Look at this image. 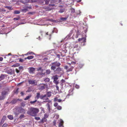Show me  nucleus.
Listing matches in <instances>:
<instances>
[{
    "label": "nucleus",
    "instance_id": "1",
    "mask_svg": "<svg viewBox=\"0 0 127 127\" xmlns=\"http://www.w3.org/2000/svg\"><path fill=\"white\" fill-rule=\"evenodd\" d=\"M39 112V109L36 108L31 107L27 112L28 114L32 116H35Z\"/></svg>",
    "mask_w": 127,
    "mask_h": 127
},
{
    "label": "nucleus",
    "instance_id": "2",
    "mask_svg": "<svg viewBox=\"0 0 127 127\" xmlns=\"http://www.w3.org/2000/svg\"><path fill=\"white\" fill-rule=\"evenodd\" d=\"M9 91V90L8 89L3 91L1 92V96H0V100L4 99L6 95L8 94Z\"/></svg>",
    "mask_w": 127,
    "mask_h": 127
},
{
    "label": "nucleus",
    "instance_id": "3",
    "mask_svg": "<svg viewBox=\"0 0 127 127\" xmlns=\"http://www.w3.org/2000/svg\"><path fill=\"white\" fill-rule=\"evenodd\" d=\"M61 65V64L59 62H55L52 64L51 69L54 70L56 69V67H58Z\"/></svg>",
    "mask_w": 127,
    "mask_h": 127
},
{
    "label": "nucleus",
    "instance_id": "4",
    "mask_svg": "<svg viewBox=\"0 0 127 127\" xmlns=\"http://www.w3.org/2000/svg\"><path fill=\"white\" fill-rule=\"evenodd\" d=\"M45 96V95H40V93H37L36 96L35 97V99H38L39 98H40L41 99H44V97Z\"/></svg>",
    "mask_w": 127,
    "mask_h": 127
},
{
    "label": "nucleus",
    "instance_id": "5",
    "mask_svg": "<svg viewBox=\"0 0 127 127\" xmlns=\"http://www.w3.org/2000/svg\"><path fill=\"white\" fill-rule=\"evenodd\" d=\"M28 82L30 84L34 86L37 85V82L36 80L32 79H30L28 80Z\"/></svg>",
    "mask_w": 127,
    "mask_h": 127
},
{
    "label": "nucleus",
    "instance_id": "6",
    "mask_svg": "<svg viewBox=\"0 0 127 127\" xmlns=\"http://www.w3.org/2000/svg\"><path fill=\"white\" fill-rule=\"evenodd\" d=\"M35 69V68L33 67H29L28 68L29 72V73L31 74L34 73Z\"/></svg>",
    "mask_w": 127,
    "mask_h": 127
},
{
    "label": "nucleus",
    "instance_id": "7",
    "mask_svg": "<svg viewBox=\"0 0 127 127\" xmlns=\"http://www.w3.org/2000/svg\"><path fill=\"white\" fill-rule=\"evenodd\" d=\"M59 127H64L63 126V124L64 122L62 119H60L59 120Z\"/></svg>",
    "mask_w": 127,
    "mask_h": 127
},
{
    "label": "nucleus",
    "instance_id": "8",
    "mask_svg": "<svg viewBox=\"0 0 127 127\" xmlns=\"http://www.w3.org/2000/svg\"><path fill=\"white\" fill-rule=\"evenodd\" d=\"M46 85L44 84H41L39 85V89L42 90L45 88V86Z\"/></svg>",
    "mask_w": 127,
    "mask_h": 127
},
{
    "label": "nucleus",
    "instance_id": "9",
    "mask_svg": "<svg viewBox=\"0 0 127 127\" xmlns=\"http://www.w3.org/2000/svg\"><path fill=\"white\" fill-rule=\"evenodd\" d=\"M62 71V69L59 67L57 68L55 70V71L56 73L59 74L61 71Z\"/></svg>",
    "mask_w": 127,
    "mask_h": 127
},
{
    "label": "nucleus",
    "instance_id": "10",
    "mask_svg": "<svg viewBox=\"0 0 127 127\" xmlns=\"http://www.w3.org/2000/svg\"><path fill=\"white\" fill-rule=\"evenodd\" d=\"M6 117L5 116H4L1 120L0 124H3L4 123V121L6 120Z\"/></svg>",
    "mask_w": 127,
    "mask_h": 127
},
{
    "label": "nucleus",
    "instance_id": "11",
    "mask_svg": "<svg viewBox=\"0 0 127 127\" xmlns=\"http://www.w3.org/2000/svg\"><path fill=\"white\" fill-rule=\"evenodd\" d=\"M45 95L46 96H45V97H50L51 95V92H48L46 94V95Z\"/></svg>",
    "mask_w": 127,
    "mask_h": 127
},
{
    "label": "nucleus",
    "instance_id": "12",
    "mask_svg": "<svg viewBox=\"0 0 127 127\" xmlns=\"http://www.w3.org/2000/svg\"><path fill=\"white\" fill-rule=\"evenodd\" d=\"M57 101L58 102H60L62 101V100L61 99H58L57 97H55L54 99V101Z\"/></svg>",
    "mask_w": 127,
    "mask_h": 127
},
{
    "label": "nucleus",
    "instance_id": "13",
    "mask_svg": "<svg viewBox=\"0 0 127 127\" xmlns=\"http://www.w3.org/2000/svg\"><path fill=\"white\" fill-rule=\"evenodd\" d=\"M26 111V110L22 108H20V112L21 113H25Z\"/></svg>",
    "mask_w": 127,
    "mask_h": 127
},
{
    "label": "nucleus",
    "instance_id": "14",
    "mask_svg": "<svg viewBox=\"0 0 127 127\" xmlns=\"http://www.w3.org/2000/svg\"><path fill=\"white\" fill-rule=\"evenodd\" d=\"M19 100L18 99H13L11 101V103L12 104H15L16 102L17 101Z\"/></svg>",
    "mask_w": 127,
    "mask_h": 127
},
{
    "label": "nucleus",
    "instance_id": "15",
    "mask_svg": "<svg viewBox=\"0 0 127 127\" xmlns=\"http://www.w3.org/2000/svg\"><path fill=\"white\" fill-rule=\"evenodd\" d=\"M46 106L47 107V109L50 111L51 109V106L50 104L48 103H47L46 104Z\"/></svg>",
    "mask_w": 127,
    "mask_h": 127
},
{
    "label": "nucleus",
    "instance_id": "16",
    "mask_svg": "<svg viewBox=\"0 0 127 127\" xmlns=\"http://www.w3.org/2000/svg\"><path fill=\"white\" fill-rule=\"evenodd\" d=\"M44 81L45 82H48L50 81V79L49 78H46L44 79Z\"/></svg>",
    "mask_w": 127,
    "mask_h": 127
},
{
    "label": "nucleus",
    "instance_id": "17",
    "mask_svg": "<svg viewBox=\"0 0 127 127\" xmlns=\"http://www.w3.org/2000/svg\"><path fill=\"white\" fill-rule=\"evenodd\" d=\"M21 11L24 12H25L28 11V7H26L23 9H21Z\"/></svg>",
    "mask_w": 127,
    "mask_h": 127
},
{
    "label": "nucleus",
    "instance_id": "18",
    "mask_svg": "<svg viewBox=\"0 0 127 127\" xmlns=\"http://www.w3.org/2000/svg\"><path fill=\"white\" fill-rule=\"evenodd\" d=\"M53 78L54 80H57L58 79V76L57 75H56L53 77Z\"/></svg>",
    "mask_w": 127,
    "mask_h": 127
},
{
    "label": "nucleus",
    "instance_id": "19",
    "mask_svg": "<svg viewBox=\"0 0 127 127\" xmlns=\"http://www.w3.org/2000/svg\"><path fill=\"white\" fill-rule=\"evenodd\" d=\"M72 89H70L69 90V94H68V95H72L73 94V92H72Z\"/></svg>",
    "mask_w": 127,
    "mask_h": 127
},
{
    "label": "nucleus",
    "instance_id": "20",
    "mask_svg": "<svg viewBox=\"0 0 127 127\" xmlns=\"http://www.w3.org/2000/svg\"><path fill=\"white\" fill-rule=\"evenodd\" d=\"M31 96V95H30L28 96H27L24 99L25 100H27L29 99Z\"/></svg>",
    "mask_w": 127,
    "mask_h": 127
},
{
    "label": "nucleus",
    "instance_id": "21",
    "mask_svg": "<svg viewBox=\"0 0 127 127\" xmlns=\"http://www.w3.org/2000/svg\"><path fill=\"white\" fill-rule=\"evenodd\" d=\"M20 13V11L18 10H15L14 11V13L15 14H18Z\"/></svg>",
    "mask_w": 127,
    "mask_h": 127
},
{
    "label": "nucleus",
    "instance_id": "22",
    "mask_svg": "<svg viewBox=\"0 0 127 127\" xmlns=\"http://www.w3.org/2000/svg\"><path fill=\"white\" fill-rule=\"evenodd\" d=\"M51 72V70L50 69L47 70L46 71V73L47 74H50Z\"/></svg>",
    "mask_w": 127,
    "mask_h": 127
},
{
    "label": "nucleus",
    "instance_id": "23",
    "mask_svg": "<svg viewBox=\"0 0 127 127\" xmlns=\"http://www.w3.org/2000/svg\"><path fill=\"white\" fill-rule=\"evenodd\" d=\"M8 118L10 120H12L13 119V117L12 115L8 116Z\"/></svg>",
    "mask_w": 127,
    "mask_h": 127
},
{
    "label": "nucleus",
    "instance_id": "24",
    "mask_svg": "<svg viewBox=\"0 0 127 127\" xmlns=\"http://www.w3.org/2000/svg\"><path fill=\"white\" fill-rule=\"evenodd\" d=\"M53 82L56 85H57L59 83V81L57 80H54Z\"/></svg>",
    "mask_w": 127,
    "mask_h": 127
},
{
    "label": "nucleus",
    "instance_id": "25",
    "mask_svg": "<svg viewBox=\"0 0 127 127\" xmlns=\"http://www.w3.org/2000/svg\"><path fill=\"white\" fill-rule=\"evenodd\" d=\"M33 57H34L33 56H31L27 57V59L29 60H30L32 59Z\"/></svg>",
    "mask_w": 127,
    "mask_h": 127
},
{
    "label": "nucleus",
    "instance_id": "26",
    "mask_svg": "<svg viewBox=\"0 0 127 127\" xmlns=\"http://www.w3.org/2000/svg\"><path fill=\"white\" fill-rule=\"evenodd\" d=\"M82 39H84V41H85L86 40V38L85 37H83L82 38H79L78 39L79 41H80L82 40Z\"/></svg>",
    "mask_w": 127,
    "mask_h": 127
},
{
    "label": "nucleus",
    "instance_id": "27",
    "mask_svg": "<svg viewBox=\"0 0 127 127\" xmlns=\"http://www.w3.org/2000/svg\"><path fill=\"white\" fill-rule=\"evenodd\" d=\"M4 78V75H1L0 76V81L3 79Z\"/></svg>",
    "mask_w": 127,
    "mask_h": 127
},
{
    "label": "nucleus",
    "instance_id": "28",
    "mask_svg": "<svg viewBox=\"0 0 127 127\" xmlns=\"http://www.w3.org/2000/svg\"><path fill=\"white\" fill-rule=\"evenodd\" d=\"M20 65V64H19L18 63H17L13 65L12 66V67H17V66H19Z\"/></svg>",
    "mask_w": 127,
    "mask_h": 127
},
{
    "label": "nucleus",
    "instance_id": "29",
    "mask_svg": "<svg viewBox=\"0 0 127 127\" xmlns=\"http://www.w3.org/2000/svg\"><path fill=\"white\" fill-rule=\"evenodd\" d=\"M57 109L58 110H61L62 109V107L61 106L58 105L57 107Z\"/></svg>",
    "mask_w": 127,
    "mask_h": 127
},
{
    "label": "nucleus",
    "instance_id": "30",
    "mask_svg": "<svg viewBox=\"0 0 127 127\" xmlns=\"http://www.w3.org/2000/svg\"><path fill=\"white\" fill-rule=\"evenodd\" d=\"M73 67H71L70 68H69L67 70V71H71L73 69Z\"/></svg>",
    "mask_w": 127,
    "mask_h": 127
},
{
    "label": "nucleus",
    "instance_id": "31",
    "mask_svg": "<svg viewBox=\"0 0 127 127\" xmlns=\"http://www.w3.org/2000/svg\"><path fill=\"white\" fill-rule=\"evenodd\" d=\"M37 101V100L36 99L34 101H31L30 102V103L32 104H34V103H35V102H36Z\"/></svg>",
    "mask_w": 127,
    "mask_h": 127
},
{
    "label": "nucleus",
    "instance_id": "32",
    "mask_svg": "<svg viewBox=\"0 0 127 127\" xmlns=\"http://www.w3.org/2000/svg\"><path fill=\"white\" fill-rule=\"evenodd\" d=\"M64 9H60L59 11V12L61 13H62L63 12H64Z\"/></svg>",
    "mask_w": 127,
    "mask_h": 127
},
{
    "label": "nucleus",
    "instance_id": "33",
    "mask_svg": "<svg viewBox=\"0 0 127 127\" xmlns=\"http://www.w3.org/2000/svg\"><path fill=\"white\" fill-rule=\"evenodd\" d=\"M29 54H34V53L32 52H28V53L27 54H26L25 55H28Z\"/></svg>",
    "mask_w": 127,
    "mask_h": 127
},
{
    "label": "nucleus",
    "instance_id": "34",
    "mask_svg": "<svg viewBox=\"0 0 127 127\" xmlns=\"http://www.w3.org/2000/svg\"><path fill=\"white\" fill-rule=\"evenodd\" d=\"M25 117L24 116V115L22 114L21 115L19 118L20 119H22L24 118Z\"/></svg>",
    "mask_w": 127,
    "mask_h": 127
},
{
    "label": "nucleus",
    "instance_id": "35",
    "mask_svg": "<svg viewBox=\"0 0 127 127\" xmlns=\"http://www.w3.org/2000/svg\"><path fill=\"white\" fill-rule=\"evenodd\" d=\"M5 7L7 8V9L10 10L12 9V7L10 6H6Z\"/></svg>",
    "mask_w": 127,
    "mask_h": 127
},
{
    "label": "nucleus",
    "instance_id": "36",
    "mask_svg": "<svg viewBox=\"0 0 127 127\" xmlns=\"http://www.w3.org/2000/svg\"><path fill=\"white\" fill-rule=\"evenodd\" d=\"M8 125L6 123L4 124L2 126V127H7Z\"/></svg>",
    "mask_w": 127,
    "mask_h": 127
},
{
    "label": "nucleus",
    "instance_id": "37",
    "mask_svg": "<svg viewBox=\"0 0 127 127\" xmlns=\"http://www.w3.org/2000/svg\"><path fill=\"white\" fill-rule=\"evenodd\" d=\"M21 106L23 107H24L25 106V104L24 102H22L21 104Z\"/></svg>",
    "mask_w": 127,
    "mask_h": 127
},
{
    "label": "nucleus",
    "instance_id": "38",
    "mask_svg": "<svg viewBox=\"0 0 127 127\" xmlns=\"http://www.w3.org/2000/svg\"><path fill=\"white\" fill-rule=\"evenodd\" d=\"M67 19V18H62L61 19V20L64 21H65Z\"/></svg>",
    "mask_w": 127,
    "mask_h": 127
},
{
    "label": "nucleus",
    "instance_id": "39",
    "mask_svg": "<svg viewBox=\"0 0 127 127\" xmlns=\"http://www.w3.org/2000/svg\"><path fill=\"white\" fill-rule=\"evenodd\" d=\"M71 12L72 13H74L75 12V10L73 8H72L71 9Z\"/></svg>",
    "mask_w": 127,
    "mask_h": 127
},
{
    "label": "nucleus",
    "instance_id": "40",
    "mask_svg": "<svg viewBox=\"0 0 127 127\" xmlns=\"http://www.w3.org/2000/svg\"><path fill=\"white\" fill-rule=\"evenodd\" d=\"M46 102H48V103L49 104L50 103L51 104H52V102L51 100H49V99H48V100Z\"/></svg>",
    "mask_w": 127,
    "mask_h": 127
},
{
    "label": "nucleus",
    "instance_id": "41",
    "mask_svg": "<svg viewBox=\"0 0 127 127\" xmlns=\"http://www.w3.org/2000/svg\"><path fill=\"white\" fill-rule=\"evenodd\" d=\"M37 70L38 71L41 70L42 71L43 70L42 69L41 67H39L37 69Z\"/></svg>",
    "mask_w": 127,
    "mask_h": 127
},
{
    "label": "nucleus",
    "instance_id": "42",
    "mask_svg": "<svg viewBox=\"0 0 127 127\" xmlns=\"http://www.w3.org/2000/svg\"><path fill=\"white\" fill-rule=\"evenodd\" d=\"M48 99H49L47 97H44V99H43V100H45V101H44V102H45L46 101H47L48 100Z\"/></svg>",
    "mask_w": 127,
    "mask_h": 127
},
{
    "label": "nucleus",
    "instance_id": "43",
    "mask_svg": "<svg viewBox=\"0 0 127 127\" xmlns=\"http://www.w3.org/2000/svg\"><path fill=\"white\" fill-rule=\"evenodd\" d=\"M50 0H45V3L46 4H48Z\"/></svg>",
    "mask_w": 127,
    "mask_h": 127
},
{
    "label": "nucleus",
    "instance_id": "44",
    "mask_svg": "<svg viewBox=\"0 0 127 127\" xmlns=\"http://www.w3.org/2000/svg\"><path fill=\"white\" fill-rule=\"evenodd\" d=\"M19 90V89H16V91L15 92V94H17L18 93V90Z\"/></svg>",
    "mask_w": 127,
    "mask_h": 127
},
{
    "label": "nucleus",
    "instance_id": "45",
    "mask_svg": "<svg viewBox=\"0 0 127 127\" xmlns=\"http://www.w3.org/2000/svg\"><path fill=\"white\" fill-rule=\"evenodd\" d=\"M53 124L55 126L56 123V121L55 120L53 122Z\"/></svg>",
    "mask_w": 127,
    "mask_h": 127
},
{
    "label": "nucleus",
    "instance_id": "46",
    "mask_svg": "<svg viewBox=\"0 0 127 127\" xmlns=\"http://www.w3.org/2000/svg\"><path fill=\"white\" fill-rule=\"evenodd\" d=\"M58 104L57 103H54V106L55 107H56L57 106H58Z\"/></svg>",
    "mask_w": 127,
    "mask_h": 127
},
{
    "label": "nucleus",
    "instance_id": "47",
    "mask_svg": "<svg viewBox=\"0 0 127 127\" xmlns=\"http://www.w3.org/2000/svg\"><path fill=\"white\" fill-rule=\"evenodd\" d=\"M35 120H40V118L39 117H35Z\"/></svg>",
    "mask_w": 127,
    "mask_h": 127
},
{
    "label": "nucleus",
    "instance_id": "48",
    "mask_svg": "<svg viewBox=\"0 0 127 127\" xmlns=\"http://www.w3.org/2000/svg\"><path fill=\"white\" fill-rule=\"evenodd\" d=\"M61 82H62V84L64 83L65 82V81L63 79L61 80Z\"/></svg>",
    "mask_w": 127,
    "mask_h": 127
},
{
    "label": "nucleus",
    "instance_id": "49",
    "mask_svg": "<svg viewBox=\"0 0 127 127\" xmlns=\"http://www.w3.org/2000/svg\"><path fill=\"white\" fill-rule=\"evenodd\" d=\"M78 44H75V45H74V48H77L78 47Z\"/></svg>",
    "mask_w": 127,
    "mask_h": 127
},
{
    "label": "nucleus",
    "instance_id": "50",
    "mask_svg": "<svg viewBox=\"0 0 127 127\" xmlns=\"http://www.w3.org/2000/svg\"><path fill=\"white\" fill-rule=\"evenodd\" d=\"M24 61V60L21 59H20L19 60V62H22Z\"/></svg>",
    "mask_w": 127,
    "mask_h": 127
},
{
    "label": "nucleus",
    "instance_id": "51",
    "mask_svg": "<svg viewBox=\"0 0 127 127\" xmlns=\"http://www.w3.org/2000/svg\"><path fill=\"white\" fill-rule=\"evenodd\" d=\"M48 59L47 57H45L44 58L43 60L44 61H46Z\"/></svg>",
    "mask_w": 127,
    "mask_h": 127
},
{
    "label": "nucleus",
    "instance_id": "52",
    "mask_svg": "<svg viewBox=\"0 0 127 127\" xmlns=\"http://www.w3.org/2000/svg\"><path fill=\"white\" fill-rule=\"evenodd\" d=\"M16 71L17 73H18L19 72V71L17 69H16Z\"/></svg>",
    "mask_w": 127,
    "mask_h": 127
},
{
    "label": "nucleus",
    "instance_id": "53",
    "mask_svg": "<svg viewBox=\"0 0 127 127\" xmlns=\"http://www.w3.org/2000/svg\"><path fill=\"white\" fill-rule=\"evenodd\" d=\"M56 88L57 90L58 91L59 90V89L58 86L57 85H56Z\"/></svg>",
    "mask_w": 127,
    "mask_h": 127
},
{
    "label": "nucleus",
    "instance_id": "54",
    "mask_svg": "<svg viewBox=\"0 0 127 127\" xmlns=\"http://www.w3.org/2000/svg\"><path fill=\"white\" fill-rule=\"evenodd\" d=\"M19 19V18H15L13 19L15 21Z\"/></svg>",
    "mask_w": 127,
    "mask_h": 127
},
{
    "label": "nucleus",
    "instance_id": "55",
    "mask_svg": "<svg viewBox=\"0 0 127 127\" xmlns=\"http://www.w3.org/2000/svg\"><path fill=\"white\" fill-rule=\"evenodd\" d=\"M6 11L5 10L3 9H1V12L3 11V12H5Z\"/></svg>",
    "mask_w": 127,
    "mask_h": 127
},
{
    "label": "nucleus",
    "instance_id": "56",
    "mask_svg": "<svg viewBox=\"0 0 127 127\" xmlns=\"http://www.w3.org/2000/svg\"><path fill=\"white\" fill-rule=\"evenodd\" d=\"M26 0H21L20 1L22 3H25V1Z\"/></svg>",
    "mask_w": 127,
    "mask_h": 127
},
{
    "label": "nucleus",
    "instance_id": "57",
    "mask_svg": "<svg viewBox=\"0 0 127 127\" xmlns=\"http://www.w3.org/2000/svg\"><path fill=\"white\" fill-rule=\"evenodd\" d=\"M23 67L22 66H20L19 67V69H21L23 68Z\"/></svg>",
    "mask_w": 127,
    "mask_h": 127
},
{
    "label": "nucleus",
    "instance_id": "58",
    "mask_svg": "<svg viewBox=\"0 0 127 127\" xmlns=\"http://www.w3.org/2000/svg\"><path fill=\"white\" fill-rule=\"evenodd\" d=\"M3 58L1 57H0V61H2L3 60Z\"/></svg>",
    "mask_w": 127,
    "mask_h": 127
},
{
    "label": "nucleus",
    "instance_id": "59",
    "mask_svg": "<svg viewBox=\"0 0 127 127\" xmlns=\"http://www.w3.org/2000/svg\"><path fill=\"white\" fill-rule=\"evenodd\" d=\"M56 118L57 119L59 118V116L58 115H57L56 116Z\"/></svg>",
    "mask_w": 127,
    "mask_h": 127
},
{
    "label": "nucleus",
    "instance_id": "60",
    "mask_svg": "<svg viewBox=\"0 0 127 127\" xmlns=\"http://www.w3.org/2000/svg\"><path fill=\"white\" fill-rule=\"evenodd\" d=\"M75 87H76L77 88H79V86H78V85H76V86H75Z\"/></svg>",
    "mask_w": 127,
    "mask_h": 127
},
{
    "label": "nucleus",
    "instance_id": "61",
    "mask_svg": "<svg viewBox=\"0 0 127 127\" xmlns=\"http://www.w3.org/2000/svg\"><path fill=\"white\" fill-rule=\"evenodd\" d=\"M30 0L32 2H35V0Z\"/></svg>",
    "mask_w": 127,
    "mask_h": 127
},
{
    "label": "nucleus",
    "instance_id": "62",
    "mask_svg": "<svg viewBox=\"0 0 127 127\" xmlns=\"http://www.w3.org/2000/svg\"><path fill=\"white\" fill-rule=\"evenodd\" d=\"M38 74H41V75H43L44 74H43V73H39L38 74H37V75H38Z\"/></svg>",
    "mask_w": 127,
    "mask_h": 127
},
{
    "label": "nucleus",
    "instance_id": "63",
    "mask_svg": "<svg viewBox=\"0 0 127 127\" xmlns=\"http://www.w3.org/2000/svg\"><path fill=\"white\" fill-rule=\"evenodd\" d=\"M56 0H52L51 1H52L53 2H56Z\"/></svg>",
    "mask_w": 127,
    "mask_h": 127
},
{
    "label": "nucleus",
    "instance_id": "64",
    "mask_svg": "<svg viewBox=\"0 0 127 127\" xmlns=\"http://www.w3.org/2000/svg\"><path fill=\"white\" fill-rule=\"evenodd\" d=\"M21 94L22 95H24V93L22 92H21Z\"/></svg>",
    "mask_w": 127,
    "mask_h": 127
}]
</instances>
